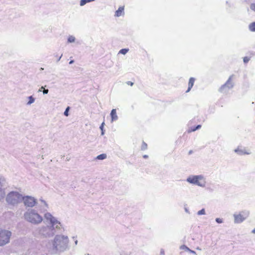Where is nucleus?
<instances>
[{"mask_svg":"<svg viewBox=\"0 0 255 255\" xmlns=\"http://www.w3.org/2000/svg\"><path fill=\"white\" fill-rule=\"evenodd\" d=\"M234 78V75L231 76L228 81L226 82V83L223 85L220 90L221 92H223L224 89L228 87V88H231L233 87V79Z\"/></svg>","mask_w":255,"mask_h":255,"instance_id":"obj_7","label":"nucleus"},{"mask_svg":"<svg viewBox=\"0 0 255 255\" xmlns=\"http://www.w3.org/2000/svg\"><path fill=\"white\" fill-rule=\"evenodd\" d=\"M147 144L146 143H145L144 142H142V145H141V149L145 150L147 148Z\"/></svg>","mask_w":255,"mask_h":255,"instance_id":"obj_18","label":"nucleus"},{"mask_svg":"<svg viewBox=\"0 0 255 255\" xmlns=\"http://www.w3.org/2000/svg\"><path fill=\"white\" fill-rule=\"evenodd\" d=\"M216 221L218 223H222L223 222V221H222V219H220V218H217L216 219Z\"/></svg>","mask_w":255,"mask_h":255,"instance_id":"obj_25","label":"nucleus"},{"mask_svg":"<svg viewBox=\"0 0 255 255\" xmlns=\"http://www.w3.org/2000/svg\"><path fill=\"white\" fill-rule=\"evenodd\" d=\"M195 80V78H193V77H191L189 79V83H188V88L187 90L186 91V93L189 92L190 91V90L191 89V88L193 87L194 84Z\"/></svg>","mask_w":255,"mask_h":255,"instance_id":"obj_10","label":"nucleus"},{"mask_svg":"<svg viewBox=\"0 0 255 255\" xmlns=\"http://www.w3.org/2000/svg\"><path fill=\"white\" fill-rule=\"evenodd\" d=\"M68 243V238L64 236H57L55 237L53 246L56 249L64 247Z\"/></svg>","mask_w":255,"mask_h":255,"instance_id":"obj_3","label":"nucleus"},{"mask_svg":"<svg viewBox=\"0 0 255 255\" xmlns=\"http://www.w3.org/2000/svg\"><path fill=\"white\" fill-rule=\"evenodd\" d=\"M54 220H55V219H54V218H52L51 219V220H50L51 222V223H54Z\"/></svg>","mask_w":255,"mask_h":255,"instance_id":"obj_27","label":"nucleus"},{"mask_svg":"<svg viewBox=\"0 0 255 255\" xmlns=\"http://www.w3.org/2000/svg\"><path fill=\"white\" fill-rule=\"evenodd\" d=\"M70 108L69 107H68L66 110L64 112V115L66 116H68V111H69V110Z\"/></svg>","mask_w":255,"mask_h":255,"instance_id":"obj_23","label":"nucleus"},{"mask_svg":"<svg viewBox=\"0 0 255 255\" xmlns=\"http://www.w3.org/2000/svg\"><path fill=\"white\" fill-rule=\"evenodd\" d=\"M106 157L107 155L105 153H103L97 156L96 159L98 160H103L104 159H106Z\"/></svg>","mask_w":255,"mask_h":255,"instance_id":"obj_13","label":"nucleus"},{"mask_svg":"<svg viewBox=\"0 0 255 255\" xmlns=\"http://www.w3.org/2000/svg\"><path fill=\"white\" fill-rule=\"evenodd\" d=\"M252 233L255 234V228L253 230Z\"/></svg>","mask_w":255,"mask_h":255,"instance_id":"obj_28","label":"nucleus"},{"mask_svg":"<svg viewBox=\"0 0 255 255\" xmlns=\"http://www.w3.org/2000/svg\"><path fill=\"white\" fill-rule=\"evenodd\" d=\"M187 181L192 184H194L199 186H204L205 181L202 176L196 175L189 177Z\"/></svg>","mask_w":255,"mask_h":255,"instance_id":"obj_5","label":"nucleus"},{"mask_svg":"<svg viewBox=\"0 0 255 255\" xmlns=\"http://www.w3.org/2000/svg\"><path fill=\"white\" fill-rule=\"evenodd\" d=\"M124 14V6H120L118 9L116 11L114 16H121Z\"/></svg>","mask_w":255,"mask_h":255,"instance_id":"obj_9","label":"nucleus"},{"mask_svg":"<svg viewBox=\"0 0 255 255\" xmlns=\"http://www.w3.org/2000/svg\"><path fill=\"white\" fill-rule=\"evenodd\" d=\"M22 196L17 192H11L6 197L7 202L11 205L17 204L22 201Z\"/></svg>","mask_w":255,"mask_h":255,"instance_id":"obj_1","label":"nucleus"},{"mask_svg":"<svg viewBox=\"0 0 255 255\" xmlns=\"http://www.w3.org/2000/svg\"><path fill=\"white\" fill-rule=\"evenodd\" d=\"M250 8L251 9L255 11V3H252L250 5Z\"/></svg>","mask_w":255,"mask_h":255,"instance_id":"obj_24","label":"nucleus"},{"mask_svg":"<svg viewBox=\"0 0 255 255\" xmlns=\"http://www.w3.org/2000/svg\"><path fill=\"white\" fill-rule=\"evenodd\" d=\"M250 60V58L248 57H245L243 59V60H244V62L245 63H248Z\"/></svg>","mask_w":255,"mask_h":255,"instance_id":"obj_22","label":"nucleus"},{"mask_svg":"<svg viewBox=\"0 0 255 255\" xmlns=\"http://www.w3.org/2000/svg\"><path fill=\"white\" fill-rule=\"evenodd\" d=\"M29 101L28 102V104H31V103L34 102V99L32 96L29 97Z\"/></svg>","mask_w":255,"mask_h":255,"instance_id":"obj_20","label":"nucleus"},{"mask_svg":"<svg viewBox=\"0 0 255 255\" xmlns=\"http://www.w3.org/2000/svg\"><path fill=\"white\" fill-rule=\"evenodd\" d=\"M24 217L27 221L34 224L39 223L42 220V217L33 211L26 212Z\"/></svg>","mask_w":255,"mask_h":255,"instance_id":"obj_2","label":"nucleus"},{"mask_svg":"<svg viewBox=\"0 0 255 255\" xmlns=\"http://www.w3.org/2000/svg\"><path fill=\"white\" fill-rule=\"evenodd\" d=\"M245 220V218L241 214L235 215V221L237 223H239L243 222Z\"/></svg>","mask_w":255,"mask_h":255,"instance_id":"obj_8","label":"nucleus"},{"mask_svg":"<svg viewBox=\"0 0 255 255\" xmlns=\"http://www.w3.org/2000/svg\"><path fill=\"white\" fill-rule=\"evenodd\" d=\"M249 28L252 31H255V22L250 24Z\"/></svg>","mask_w":255,"mask_h":255,"instance_id":"obj_14","label":"nucleus"},{"mask_svg":"<svg viewBox=\"0 0 255 255\" xmlns=\"http://www.w3.org/2000/svg\"><path fill=\"white\" fill-rule=\"evenodd\" d=\"M11 233L6 230H0V246H2L9 242Z\"/></svg>","mask_w":255,"mask_h":255,"instance_id":"obj_4","label":"nucleus"},{"mask_svg":"<svg viewBox=\"0 0 255 255\" xmlns=\"http://www.w3.org/2000/svg\"><path fill=\"white\" fill-rule=\"evenodd\" d=\"M44 89V90H43V94H47V93H48V90H47V89H45L44 88V87H41V88H40V89L39 90V91H41V90H42V89Z\"/></svg>","mask_w":255,"mask_h":255,"instance_id":"obj_21","label":"nucleus"},{"mask_svg":"<svg viewBox=\"0 0 255 255\" xmlns=\"http://www.w3.org/2000/svg\"><path fill=\"white\" fill-rule=\"evenodd\" d=\"M192 153V150H190L189 152V154H191Z\"/></svg>","mask_w":255,"mask_h":255,"instance_id":"obj_32","label":"nucleus"},{"mask_svg":"<svg viewBox=\"0 0 255 255\" xmlns=\"http://www.w3.org/2000/svg\"><path fill=\"white\" fill-rule=\"evenodd\" d=\"M22 200L23 201L24 205L28 207H33L36 203L35 199L31 197H22Z\"/></svg>","mask_w":255,"mask_h":255,"instance_id":"obj_6","label":"nucleus"},{"mask_svg":"<svg viewBox=\"0 0 255 255\" xmlns=\"http://www.w3.org/2000/svg\"><path fill=\"white\" fill-rule=\"evenodd\" d=\"M128 51V49H122L119 51V53L126 54Z\"/></svg>","mask_w":255,"mask_h":255,"instance_id":"obj_17","label":"nucleus"},{"mask_svg":"<svg viewBox=\"0 0 255 255\" xmlns=\"http://www.w3.org/2000/svg\"><path fill=\"white\" fill-rule=\"evenodd\" d=\"M143 157H144V158H147V155H144L143 156Z\"/></svg>","mask_w":255,"mask_h":255,"instance_id":"obj_31","label":"nucleus"},{"mask_svg":"<svg viewBox=\"0 0 255 255\" xmlns=\"http://www.w3.org/2000/svg\"><path fill=\"white\" fill-rule=\"evenodd\" d=\"M127 84L128 85H130V86H132L133 85V83L132 82L128 81L127 82Z\"/></svg>","mask_w":255,"mask_h":255,"instance_id":"obj_26","label":"nucleus"},{"mask_svg":"<svg viewBox=\"0 0 255 255\" xmlns=\"http://www.w3.org/2000/svg\"><path fill=\"white\" fill-rule=\"evenodd\" d=\"M198 215H204L205 214V211L204 209H202V210L199 211L197 213Z\"/></svg>","mask_w":255,"mask_h":255,"instance_id":"obj_19","label":"nucleus"},{"mask_svg":"<svg viewBox=\"0 0 255 255\" xmlns=\"http://www.w3.org/2000/svg\"><path fill=\"white\" fill-rule=\"evenodd\" d=\"M95 0H81L80 2V5L81 6H83L85 5L86 3L88 2H90L92 1H94Z\"/></svg>","mask_w":255,"mask_h":255,"instance_id":"obj_12","label":"nucleus"},{"mask_svg":"<svg viewBox=\"0 0 255 255\" xmlns=\"http://www.w3.org/2000/svg\"><path fill=\"white\" fill-rule=\"evenodd\" d=\"M75 40V38L73 36H69L68 38V42L69 43L74 42Z\"/></svg>","mask_w":255,"mask_h":255,"instance_id":"obj_15","label":"nucleus"},{"mask_svg":"<svg viewBox=\"0 0 255 255\" xmlns=\"http://www.w3.org/2000/svg\"><path fill=\"white\" fill-rule=\"evenodd\" d=\"M73 62H74L73 60H71V61H70L69 64H71L73 63Z\"/></svg>","mask_w":255,"mask_h":255,"instance_id":"obj_29","label":"nucleus"},{"mask_svg":"<svg viewBox=\"0 0 255 255\" xmlns=\"http://www.w3.org/2000/svg\"><path fill=\"white\" fill-rule=\"evenodd\" d=\"M111 116L112 118V120L115 121L118 119V116L117 115V112L116 109H113L111 113Z\"/></svg>","mask_w":255,"mask_h":255,"instance_id":"obj_11","label":"nucleus"},{"mask_svg":"<svg viewBox=\"0 0 255 255\" xmlns=\"http://www.w3.org/2000/svg\"><path fill=\"white\" fill-rule=\"evenodd\" d=\"M201 127V125H198L196 128H191L189 130V132H192L195 131L196 129H199Z\"/></svg>","mask_w":255,"mask_h":255,"instance_id":"obj_16","label":"nucleus"},{"mask_svg":"<svg viewBox=\"0 0 255 255\" xmlns=\"http://www.w3.org/2000/svg\"><path fill=\"white\" fill-rule=\"evenodd\" d=\"M104 124V123H102V125H101V127H100L101 129H102V127H103V126Z\"/></svg>","mask_w":255,"mask_h":255,"instance_id":"obj_30","label":"nucleus"}]
</instances>
